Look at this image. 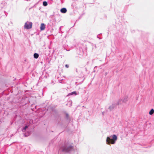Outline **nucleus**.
I'll return each instance as SVG.
<instances>
[{"instance_id": "6", "label": "nucleus", "mask_w": 154, "mask_h": 154, "mask_svg": "<svg viewBox=\"0 0 154 154\" xmlns=\"http://www.w3.org/2000/svg\"><path fill=\"white\" fill-rule=\"evenodd\" d=\"M154 113V110L153 109H152L149 112V114L150 115H152Z\"/></svg>"}, {"instance_id": "1", "label": "nucleus", "mask_w": 154, "mask_h": 154, "mask_svg": "<svg viewBox=\"0 0 154 154\" xmlns=\"http://www.w3.org/2000/svg\"><path fill=\"white\" fill-rule=\"evenodd\" d=\"M116 140V135H113L112 138L107 137L106 139V142L108 143L114 144Z\"/></svg>"}, {"instance_id": "2", "label": "nucleus", "mask_w": 154, "mask_h": 154, "mask_svg": "<svg viewBox=\"0 0 154 154\" xmlns=\"http://www.w3.org/2000/svg\"><path fill=\"white\" fill-rule=\"evenodd\" d=\"M32 23L31 22H27L25 23L24 28L27 29H31L32 27Z\"/></svg>"}, {"instance_id": "12", "label": "nucleus", "mask_w": 154, "mask_h": 154, "mask_svg": "<svg viewBox=\"0 0 154 154\" xmlns=\"http://www.w3.org/2000/svg\"><path fill=\"white\" fill-rule=\"evenodd\" d=\"M116 140L117 139V137H116Z\"/></svg>"}, {"instance_id": "3", "label": "nucleus", "mask_w": 154, "mask_h": 154, "mask_svg": "<svg viewBox=\"0 0 154 154\" xmlns=\"http://www.w3.org/2000/svg\"><path fill=\"white\" fill-rule=\"evenodd\" d=\"M72 149V148L71 146H69L68 147H63L62 148L63 151L65 152H68L71 150Z\"/></svg>"}, {"instance_id": "7", "label": "nucleus", "mask_w": 154, "mask_h": 154, "mask_svg": "<svg viewBox=\"0 0 154 154\" xmlns=\"http://www.w3.org/2000/svg\"><path fill=\"white\" fill-rule=\"evenodd\" d=\"M39 56V55L37 53H35L34 54V57L35 58L37 59V58Z\"/></svg>"}, {"instance_id": "5", "label": "nucleus", "mask_w": 154, "mask_h": 154, "mask_svg": "<svg viewBox=\"0 0 154 154\" xmlns=\"http://www.w3.org/2000/svg\"><path fill=\"white\" fill-rule=\"evenodd\" d=\"M60 11L62 13H65L66 12L67 10L65 8H63L61 9Z\"/></svg>"}, {"instance_id": "8", "label": "nucleus", "mask_w": 154, "mask_h": 154, "mask_svg": "<svg viewBox=\"0 0 154 154\" xmlns=\"http://www.w3.org/2000/svg\"><path fill=\"white\" fill-rule=\"evenodd\" d=\"M73 94H75L76 95L77 94V93L76 92L74 91V92H71V93L69 94V95H72Z\"/></svg>"}, {"instance_id": "4", "label": "nucleus", "mask_w": 154, "mask_h": 154, "mask_svg": "<svg viewBox=\"0 0 154 154\" xmlns=\"http://www.w3.org/2000/svg\"><path fill=\"white\" fill-rule=\"evenodd\" d=\"M45 25L44 23H42L41 25L40 29L41 30H43L45 28Z\"/></svg>"}, {"instance_id": "11", "label": "nucleus", "mask_w": 154, "mask_h": 154, "mask_svg": "<svg viewBox=\"0 0 154 154\" xmlns=\"http://www.w3.org/2000/svg\"><path fill=\"white\" fill-rule=\"evenodd\" d=\"M65 66L67 68H68L69 67V66L67 64Z\"/></svg>"}, {"instance_id": "10", "label": "nucleus", "mask_w": 154, "mask_h": 154, "mask_svg": "<svg viewBox=\"0 0 154 154\" xmlns=\"http://www.w3.org/2000/svg\"><path fill=\"white\" fill-rule=\"evenodd\" d=\"M28 128L27 126H26L23 129L25 130L26 128Z\"/></svg>"}, {"instance_id": "9", "label": "nucleus", "mask_w": 154, "mask_h": 154, "mask_svg": "<svg viewBox=\"0 0 154 154\" xmlns=\"http://www.w3.org/2000/svg\"><path fill=\"white\" fill-rule=\"evenodd\" d=\"M43 4V5L44 6H46L48 5L47 2L45 1L44 2Z\"/></svg>"}]
</instances>
